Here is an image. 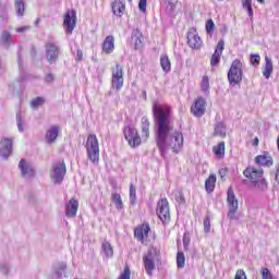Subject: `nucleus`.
Listing matches in <instances>:
<instances>
[{
	"mask_svg": "<svg viewBox=\"0 0 279 279\" xmlns=\"http://www.w3.org/2000/svg\"><path fill=\"white\" fill-rule=\"evenodd\" d=\"M234 279H247V277L245 276V271L243 269H239L235 274Z\"/></svg>",
	"mask_w": 279,
	"mask_h": 279,
	"instance_id": "51",
	"label": "nucleus"
},
{
	"mask_svg": "<svg viewBox=\"0 0 279 279\" xmlns=\"http://www.w3.org/2000/svg\"><path fill=\"white\" fill-rule=\"evenodd\" d=\"M15 10L17 16L25 14V0H15Z\"/></svg>",
	"mask_w": 279,
	"mask_h": 279,
	"instance_id": "33",
	"label": "nucleus"
},
{
	"mask_svg": "<svg viewBox=\"0 0 279 279\" xmlns=\"http://www.w3.org/2000/svg\"><path fill=\"white\" fill-rule=\"evenodd\" d=\"M134 236L137 239V241H143L145 239V235L143 233V228H136L134 231Z\"/></svg>",
	"mask_w": 279,
	"mask_h": 279,
	"instance_id": "41",
	"label": "nucleus"
},
{
	"mask_svg": "<svg viewBox=\"0 0 279 279\" xmlns=\"http://www.w3.org/2000/svg\"><path fill=\"white\" fill-rule=\"evenodd\" d=\"M275 180H276L277 184H279V163L276 166Z\"/></svg>",
	"mask_w": 279,
	"mask_h": 279,
	"instance_id": "57",
	"label": "nucleus"
},
{
	"mask_svg": "<svg viewBox=\"0 0 279 279\" xmlns=\"http://www.w3.org/2000/svg\"><path fill=\"white\" fill-rule=\"evenodd\" d=\"M12 140L11 138H3L0 142V156L2 158H9L12 155Z\"/></svg>",
	"mask_w": 279,
	"mask_h": 279,
	"instance_id": "15",
	"label": "nucleus"
},
{
	"mask_svg": "<svg viewBox=\"0 0 279 279\" xmlns=\"http://www.w3.org/2000/svg\"><path fill=\"white\" fill-rule=\"evenodd\" d=\"M160 65L165 73H169V71H171V61L169 60V57L162 56L160 58Z\"/></svg>",
	"mask_w": 279,
	"mask_h": 279,
	"instance_id": "30",
	"label": "nucleus"
},
{
	"mask_svg": "<svg viewBox=\"0 0 279 279\" xmlns=\"http://www.w3.org/2000/svg\"><path fill=\"white\" fill-rule=\"evenodd\" d=\"M153 114L155 119V141L161 156H167V151L172 149L178 154L184 145L182 132L174 131L171 124V107L166 104L154 102Z\"/></svg>",
	"mask_w": 279,
	"mask_h": 279,
	"instance_id": "1",
	"label": "nucleus"
},
{
	"mask_svg": "<svg viewBox=\"0 0 279 279\" xmlns=\"http://www.w3.org/2000/svg\"><path fill=\"white\" fill-rule=\"evenodd\" d=\"M0 271L1 274H3V276H8V274L10 272V267L7 264H1Z\"/></svg>",
	"mask_w": 279,
	"mask_h": 279,
	"instance_id": "50",
	"label": "nucleus"
},
{
	"mask_svg": "<svg viewBox=\"0 0 279 279\" xmlns=\"http://www.w3.org/2000/svg\"><path fill=\"white\" fill-rule=\"evenodd\" d=\"M157 217L162 221V223H169L171 219V213L169 211V201L167 198H161L157 203Z\"/></svg>",
	"mask_w": 279,
	"mask_h": 279,
	"instance_id": "6",
	"label": "nucleus"
},
{
	"mask_svg": "<svg viewBox=\"0 0 279 279\" xmlns=\"http://www.w3.org/2000/svg\"><path fill=\"white\" fill-rule=\"evenodd\" d=\"M214 134L215 136H220V138H226V124H223V122H218L215 125Z\"/></svg>",
	"mask_w": 279,
	"mask_h": 279,
	"instance_id": "29",
	"label": "nucleus"
},
{
	"mask_svg": "<svg viewBox=\"0 0 279 279\" xmlns=\"http://www.w3.org/2000/svg\"><path fill=\"white\" fill-rule=\"evenodd\" d=\"M219 175H220L221 180H223V178H226V175H228V169L221 168L219 170Z\"/></svg>",
	"mask_w": 279,
	"mask_h": 279,
	"instance_id": "54",
	"label": "nucleus"
},
{
	"mask_svg": "<svg viewBox=\"0 0 279 279\" xmlns=\"http://www.w3.org/2000/svg\"><path fill=\"white\" fill-rule=\"evenodd\" d=\"M123 132L130 147H138L141 145V135H138V131L135 128L125 126Z\"/></svg>",
	"mask_w": 279,
	"mask_h": 279,
	"instance_id": "8",
	"label": "nucleus"
},
{
	"mask_svg": "<svg viewBox=\"0 0 279 279\" xmlns=\"http://www.w3.org/2000/svg\"><path fill=\"white\" fill-rule=\"evenodd\" d=\"M258 3H265V0H257Z\"/></svg>",
	"mask_w": 279,
	"mask_h": 279,
	"instance_id": "62",
	"label": "nucleus"
},
{
	"mask_svg": "<svg viewBox=\"0 0 279 279\" xmlns=\"http://www.w3.org/2000/svg\"><path fill=\"white\" fill-rule=\"evenodd\" d=\"M191 112L198 119L204 117V114H206V99H204V97H198L191 107Z\"/></svg>",
	"mask_w": 279,
	"mask_h": 279,
	"instance_id": "11",
	"label": "nucleus"
},
{
	"mask_svg": "<svg viewBox=\"0 0 279 279\" xmlns=\"http://www.w3.org/2000/svg\"><path fill=\"white\" fill-rule=\"evenodd\" d=\"M40 23V19H37L36 21H35V26L36 27H38V24Z\"/></svg>",
	"mask_w": 279,
	"mask_h": 279,
	"instance_id": "60",
	"label": "nucleus"
},
{
	"mask_svg": "<svg viewBox=\"0 0 279 279\" xmlns=\"http://www.w3.org/2000/svg\"><path fill=\"white\" fill-rule=\"evenodd\" d=\"M112 12L114 16L122 17L125 12V0H114L112 3Z\"/></svg>",
	"mask_w": 279,
	"mask_h": 279,
	"instance_id": "21",
	"label": "nucleus"
},
{
	"mask_svg": "<svg viewBox=\"0 0 279 279\" xmlns=\"http://www.w3.org/2000/svg\"><path fill=\"white\" fill-rule=\"evenodd\" d=\"M256 165H262L263 167H271L274 165V159L267 155H258L255 158Z\"/></svg>",
	"mask_w": 279,
	"mask_h": 279,
	"instance_id": "26",
	"label": "nucleus"
},
{
	"mask_svg": "<svg viewBox=\"0 0 279 279\" xmlns=\"http://www.w3.org/2000/svg\"><path fill=\"white\" fill-rule=\"evenodd\" d=\"M75 11H68L65 13V16H64V20H63V25L65 27V32L66 34H73V29H75V25H76V22H75Z\"/></svg>",
	"mask_w": 279,
	"mask_h": 279,
	"instance_id": "12",
	"label": "nucleus"
},
{
	"mask_svg": "<svg viewBox=\"0 0 279 279\" xmlns=\"http://www.w3.org/2000/svg\"><path fill=\"white\" fill-rule=\"evenodd\" d=\"M252 184L258 191H267V181L263 179V177L260 179H257V181H254V183Z\"/></svg>",
	"mask_w": 279,
	"mask_h": 279,
	"instance_id": "34",
	"label": "nucleus"
},
{
	"mask_svg": "<svg viewBox=\"0 0 279 279\" xmlns=\"http://www.w3.org/2000/svg\"><path fill=\"white\" fill-rule=\"evenodd\" d=\"M76 58H77L78 62H82V60L84 58V53L82 52V50L76 51Z\"/></svg>",
	"mask_w": 279,
	"mask_h": 279,
	"instance_id": "56",
	"label": "nucleus"
},
{
	"mask_svg": "<svg viewBox=\"0 0 279 279\" xmlns=\"http://www.w3.org/2000/svg\"><path fill=\"white\" fill-rule=\"evenodd\" d=\"M214 153L216 154V156H223V154H226V143L220 142L217 146H215Z\"/></svg>",
	"mask_w": 279,
	"mask_h": 279,
	"instance_id": "36",
	"label": "nucleus"
},
{
	"mask_svg": "<svg viewBox=\"0 0 279 279\" xmlns=\"http://www.w3.org/2000/svg\"><path fill=\"white\" fill-rule=\"evenodd\" d=\"M111 86L116 90L123 88V68L121 64H117L116 69L112 70Z\"/></svg>",
	"mask_w": 279,
	"mask_h": 279,
	"instance_id": "9",
	"label": "nucleus"
},
{
	"mask_svg": "<svg viewBox=\"0 0 279 279\" xmlns=\"http://www.w3.org/2000/svg\"><path fill=\"white\" fill-rule=\"evenodd\" d=\"M252 3V0H242V5H247Z\"/></svg>",
	"mask_w": 279,
	"mask_h": 279,
	"instance_id": "59",
	"label": "nucleus"
},
{
	"mask_svg": "<svg viewBox=\"0 0 279 279\" xmlns=\"http://www.w3.org/2000/svg\"><path fill=\"white\" fill-rule=\"evenodd\" d=\"M19 168L21 170L22 178H26V180L34 178V167L25 161V159L20 160Z\"/></svg>",
	"mask_w": 279,
	"mask_h": 279,
	"instance_id": "16",
	"label": "nucleus"
},
{
	"mask_svg": "<svg viewBox=\"0 0 279 279\" xmlns=\"http://www.w3.org/2000/svg\"><path fill=\"white\" fill-rule=\"evenodd\" d=\"M102 252L107 258H111V256L114 255V251L112 250V245L109 244V242H104L102 245Z\"/></svg>",
	"mask_w": 279,
	"mask_h": 279,
	"instance_id": "32",
	"label": "nucleus"
},
{
	"mask_svg": "<svg viewBox=\"0 0 279 279\" xmlns=\"http://www.w3.org/2000/svg\"><path fill=\"white\" fill-rule=\"evenodd\" d=\"M186 263V258L184 257L183 252H178L177 254V267L179 269H184V265Z\"/></svg>",
	"mask_w": 279,
	"mask_h": 279,
	"instance_id": "35",
	"label": "nucleus"
},
{
	"mask_svg": "<svg viewBox=\"0 0 279 279\" xmlns=\"http://www.w3.org/2000/svg\"><path fill=\"white\" fill-rule=\"evenodd\" d=\"M17 62H19V66H21V54H19Z\"/></svg>",
	"mask_w": 279,
	"mask_h": 279,
	"instance_id": "61",
	"label": "nucleus"
},
{
	"mask_svg": "<svg viewBox=\"0 0 279 279\" xmlns=\"http://www.w3.org/2000/svg\"><path fill=\"white\" fill-rule=\"evenodd\" d=\"M32 108H38L39 106H45V98L37 97L31 102Z\"/></svg>",
	"mask_w": 279,
	"mask_h": 279,
	"instance_id": "39",
	"label": "nucleus"
},
{
	"mask_svg": "<svg viewBox=\"0 0 279 279\" xmlns=\"http://www.w3.org/2000/svg\"><path fill=\"white\" fill-rule=\"evenodd\" d=\"M60 134V126L52 125L48 129L45 135V141L48 145H53L56 143V140L58 138Z\"/></svg>",
	"mask_w": 279,
	"mask_h": 279,
	"instance_id": "18",
	"label": "nucleus"
},
{
	"mask_svg": "<svg viewBox=\"0 0 279 279\" xmlns=\"http://www.w3.org/2000/svg\"><path fill=\"white\" fill-rule=\"evenodd\" d=\"M242 5L247 11L250 19H254V10L252 9V3Z\"/></svg>",
	"mask_w": 279,
	"mask_h": 279,
	"instance_id": "45",
	"label": "nucleus"
},
{
	"mask_svg": "<svg viewBox=\"0 0 279 279\" xmlns=\"http://www.w3.org/2000/svg\"><path fill=\"white\" fill-rule=\"evenodd\" d=\"M215 184H217V177L215 174H210L205 181V189L207 193H213V191H215Z\"/></svg>",
	"mask_w": 279,
	"mask_h": 279,
	"instance_id": "27",
	"label": "nucleus"
},
{
	"mask_svg": "<svg viewBox=\"0 0 279 279\" xmlns=\"http://www.w3.org/2000/svg\"><path fill=\"white\" fill-rule=\"evenodd\" d=\"M157 260H160V251L151 246L148 248L147 254L143 257L146 274H148L149 276H154V270L156 269Z\"/></svg>",
	"mask_w": 279,
	"mask_h": 279,
	"instance_id": "4",
	"label": "nucleus"
},
{
	"mask_svg": "<svg viewBox=\"0 0 279 279\" xmlns=\"http://www.w3.org/2000/svg\"><path fill=\"white\" fill-rule=\"evenodd\" d=\"M29 29H31L29 26H22V27L16 28V32H17L19 34H23V33H25V32H29Z\"/></svg>",
	"mask_w": 279,
	"mask_h": 279,
	"instance_id": "53",
	"label": "nucleus"
},
{
	"mask_svg": "<svg viewBox=\"0 0 279 279\" xmlns=\"http://www.w3.org/2000/svg\"><path fill=\"white\" fill-rule=\"evenodd\" d=\"M0 45L4 47V49H10V47L14 45V43L12 41V35L10 34V32L8 31L2 32L0 36Z\"/></svg>",
	"mask_w": 279,
	"mask_h": 279,
	"instance_id": "23",
	"label": "nucleus"
},
{
	"mask_svg": "<svg viewBox=\"0 0 279 279\" xmlns=\"http://www.w3.org/2000/svg\"><path fill=\"white\" fill-rule=\"evenodd\" d=\"M21 88V83L20 82H13L9 85V90L10 93H16Z\"/></svg>",
	"mask_w": 279,
	"mask_h": 279,
	"instance_id": "43",
	"label": "nucleus"
},
{
	"mask_svg": "<svg viewBox=\"0 0 279 279\" xmlns=\"http://www.w3.org/2000/svg\"><path fill=\"white\" fill-rule=\"evenodd\" d=\"M111 202L114 203L117 210H123V199H121V194L113 192L111 194Z\"/></svg>",
	"mask_w": 279,
	"mask_h": 279,
	"instance_id": "28",
	"label": "nucleus"
},
{
	"mask_svg": "<svg viewBox=\"0 0 279 279\" xmlns=\"http://www.w3.org/2000/svg\"><path fill=\"white\" fill-rule=\"evenodd\" d=\"M104 53L110 54L114 51V36L109 35L105 38L102 43Z\"/></svg>",
	"mask_w": 279,
	"mask_h": 279,
	"instance_id": "22",
	"label": "nucleus"
},
{
	"mask_svg": "<svg viewBox=\"0 0 279 279\" xmlns=\"http://www.w3.org/2000/svg\"><path fill=\"white\" fill-rule=\"evenodd\" d=\"M258 143H259L258 137H255V138L253 140V145H254V147H257Z\"/></svg>",
	"mask_w": 279,
	"mask_h": 279,
	"instance_id": "58",
	"label": "nucleus"
},
{
	"mask_svg": "<svg viewBox=\"0 0 279 279\" xmlns=\"http://www.w3.org/2000/svg\"><path fill=\"white\" fill-rule=\"evenodd\" d=\"M225 47H226V41H223V39H220L210 59L211 66H217V64H219V62L221 61V54L223 53Z\"/></svg>",
	"mask_w": 279,
	"mask_h": 279,
	"instance_id": "13",
	"label": "nucleus"
},
{
	"mask_svg": "<svg viewBox=\"0 0 279 279\" xmlns=\"http://www.w3.org/2000/svg\"><path fill=\"white\" fill-rule=\"evenodd\" d=\"M201 88L203 93H208V89L210 88V83L208 80V76H204L201 83Z\"/></svg>",
	"mask_w": 279,
	"mask_h": 279,
	"instance_id": "38",
	"label": "nucleus"
},
{
	"mask_svg": "<svg viewBox=\"0 0 279 279\" xmlns=\"http://www.w3.org/2000/svg\"><path fill=\"white\" fill-rule=\"evenodd\" d=\"M86 151L87 158L93 162V165L99 163V142L97 141V135L90 134L86 141Z\"/></svg>",
	"mask_w": 279,
	"mask_h": 279,
	"instance_id": "3",
	"label": "nucleus"
},
{
	"mask_svg": "<svg viewBox=\"0 0 279 279\" xmlns=\"http://www.w3.org/2000/svg\"><path fill=\"white\" fill-rule=\"evenodd\" d=\"M262 278L263 279H274V277L271 276V271H269V268H264L262 270Z\"/></svg>",
	"mask_w": 279,
	"mask_h": 279,
	"instance_id": "44",
	"label": "nucleus"
},
{
	"mask_svg": "<svg viewBox=\"0 0 279 279\" xmlns=\"http://www.w3.org/2000/svg\"><path fill=\"white\" fill-rule=\"evenodd\" d=\"M69 265L66 264V262H56L52 265V274H54V276L60 279L62 278V276H64L66 278V269H68Z\"/></svg>",
	"mask_w": 279,
	"mask_h": 279,
	"instance_id": "20",
	"label": "nucleus"
},
{
	"mask_svg": "<svg viewBox=\"0 0 279 279\" xmlns=\"http://www.w3.org/2000/svg\"><path fill=\"white\" fill-rule=\"evenodd\" d=\"M16 123L19 132H23V120L21 119V113H16Z\"/></svg>",
	"mask_w": 279,
	"mask_h": 279,
	"instance_id": "49",
	"label": "nucleus"
},
{
	"mask_svg": "<svg viewBox=\"0 0 279 279\" xmlns=\"http://www.w3.org/2000/svg\"><path fill=\"white\" fill-rule=\"evenodd\" d=\"M180 201H181V202H184V196H181V197H180Z\"/></svg>",
	"mask_w": 279,
	"mask_h": 279,
	"instance_id": "63",
	"label": "nucleus"
},
{
	"mask_svg": "<svg viewBox=\"0 0 279 279\" xmlns=\"http://www.w3.org/2000/svg\"><path fill=\"white\" fill-rule=\"evenodd\" d=\"M227 77L231 86H238V84L243 82V63H241V60H233L228 71Z\"/></svg>",
	"mask_w": 279,
	"mask_h": 279,
	"instance_id": "2",
	"label": "nucleus"
},
{
	"mask_svg": "<svg viewBox=\"0 0 279 279\" xmlns=\"http://www.w3.org/2000/svg\"><path fill=\"white\" fill-rule=\"evenodd\" d=\"M45 51L48 64H57L60 58V47L53 43H46Z\"/></svg>",
	"mask_w": 279,
	"mask_h": 279,
	"instance_id": "7",
	"label": "nucleus"
},
{
	"mask_svg": "<svg viewBox=\"0 0 279 279\" xmlns=\"http://www.w3.org/2000/svg\"><path fill=\"white\" fill-rule=\"evenodd\" d=\"M187 45L191 49H199V47H202V38L197 35L196 31L187 33Z\"/></svg>",
	"mask_w": 279,
	"mask_h": 279,
	"instance_id": "19",
	"label": "nucleus"
},
{
	"mask_svg": "<svg viewBox=\"0 0 279 279\" xmlns=\"http://www.w3.org/2000/svg\"><path fill=\"white\" fill-rule=\"evenodd\" d=\"M204 233L208 234L210 232V216H206L203 222Z\"/></svg>",
	"mask_w": 279,
	"mask_h": 279,
	"instance_id": "40",
	"label": "nucleus"
},
{
	"mask_svg": "<svg viewBox=\"0 0 279 279\" xmlns=\"http://www.w3.org/2000/svg\"><path fill=\"white\" fill-rule=\"evenodd\" d=\"M131 278V272H130V267H125L123 274L120 275L118 279H130Z\"/></svg>",
	"mask_w": 279,
	"mask_h": 279,
	"instance_id": "47",
	"label": "nucleus"
},
{
	"mask_svg": "<svg viewBox=\"0 0 279 279\" xmlns=\"http://www.w3.org/2000/svg\"><path fill=\"white\" fill-rule=\"evenodd\" d=\"M138 9L140 12H147V0H140Z\"/></svg>",
	"mask_w": 279,
	"mask_h": 279,
	"instance_id": "48",
	"label": "nucleus"
},
{
	"mask_svg": "<svg viewBox=\"0 0 279 279\" xmlns=\"http://www.w3.org/2000/svg\"><path fill=\"white\" fill-rule=\"evenodd\" d=\"M142 230H143L144 236H147V234H149L151 229L149 228L148 225H146V226L142 227Z\"/></svg>",
	"mask_w": 279,
	"mask_h": 279,
	"instance_id": "55",
	"label": "nucleus"
},
{
	"mask_svg": "<svg viewBox=\"0 0 279 279\" xmlns=\"http://www.w3.org/2000/svg\"><path fill=\"white\" fill-rule=\"evenodd\" d=\"M215 29V22L213 20H208L206 23V32L210 34Z\"/></svg>",
	"mask_w": 279,
	"mask_h": 279,
	"instance_id": "46",
	"label": "nucleus"
},
{
	"mask_svg": "<svg viewBox=\"0 0 279 279\" xmlns=\"http://www.w3.org/2000/svg\"><path fill=\"white\" fill-rule=\"evenodd\" d=\"M251 64L258 66L260 64V54H251Z\"/></svg>",
	"mask_w": 279,
	"mask_h": 279,
	"instance_id": "42",
	"label": "nucleus"
},
{
	"mask_svg": "<svg viewBox=\"0 0 279 279\" xmlns=\"http://www.w3.org/2000/svg\"><path fill=\"white\" fill-rule=\"evenodd\" d=\"M78 208L80 203L77 202V199L71 198L65 205V217H68V219H74V217H77Z\"/></svg>",
	"mask_w": 279,
	"mask_h": 279,
	"instance_id": "14",
	"label": "nucleus"
},
{
	"mask_svg": "<svg viewBox=\"0 0 279 279\" xmlns=\"http://www.w3.org/2000/svg\"><path fill=\"white\" fill-rule=\"evenodd\" d=\"M227 204L229 206L227 217L232 221L236 219V210H239V199H236V195H234V190H232V187H229L227 191Z\"/></svg>",
	"mask_w": 279,
	"mask_h": 279,
	"instance_id": "5",
	"label": "nucleus"
},
{
	"mask_svg": "<svg viewBox=\"0 0 279 279\" xmlns=\"http://www.w3.org/2000/svg\"><path fill=\"white\" fill-rule=\"evenodd\" d=\"M130 204L134 206L136 204V187L134 184H130Z\"/></svg>",
	"mask_w": 279,
	"mask_h": 279,
	"instance_id": "37",
	"label": "nucleus"
},
{
	"mask_svg": "<svg viewBox=\"0 0 279 279\" xmlns=\"http://www.w3.org/2000/svg\"><path fill=\"white\" fill-rule=\"evenodd\" d=\"M131 38L135 49L143 48V33H141L138 29H134L132 32Z\"/></svg>",
	"mask_w": 279,
	"mask_h": 279,
	"instance_id": "24",
	"label": "nucleus"
},
{
	"mask_svg": "<svg viewBox=\"0 0 279 279\" xmlns=\"http://www.w3.org/2000/svg\"><path fill=\"white\" fill-rule=\"evenodd\" d=\"M64 175H66V165H64V161L53 166L51 178L54 184H62Z\"/></svg>",
	"mask_w": 279,
	"mask_h": 279,
	"instance_id": "10",
	"label": "nucleus"
},
{
	"mask_svg": "<svg viewBox=\"0 0 279 279\" xmlns=\"http://www.w3.org/2000/svg\"><path fill=\"white\" fill-rule=\"evenodd\" d=\"M142 136L149 138V120L146 117L142 118Z\"/></svg>",
	"mask_w": 279,
	"mask_h": 279,
	"instance_id": "31",
	"label": "nucleus"
},
{
	"mask_svg": "<svg viewBox=\"0 0 279 279\" xmlns=\"http://www.w3.org/2000/svg\"><path fill=\"white\" fill-rule=\"evenodd\" d=\"M243 175H245V178H248V180H251L253 184L254 182L263 178V169H255L248 167L243 171Z\"/></svg>",
	"mask_w": 279,
	"mask_h": 279,
	"instance_id": "17",
	"label": "nucleus"
},
{
	"mask_svg": "<svg viewBox=\"0 0 279 279\" xmlns=\"http://www.w3.org/2000/svg\"><path fill=\"white\" fill-rule=\"evenodd\" d=\"M53 80H54V77H53L52 73L46 74L45 82H47V84H51V82H53Z\"/></svg>",
	"mask_w": 279,
	"mask_h": 279,
	"instance_id": "52",
	"label": "nucleus"
},
{
	"mask_svg": "<svg viewBox=\"0 0 279 279\" xmlns=\"http://www.w3.org/2000/svg\"><path fill=\"white\" fill-rule=\"evenodd\" d=\"M265 62L263 75L266 80H269L271 77V73H274V62H271V59L267 56L265 57Z\"/></svg>",
	"mask_w": 279,
	"mask_h": 279,
	"instance_id": "25",
	"label": "nucleus"
}]
</instances>
